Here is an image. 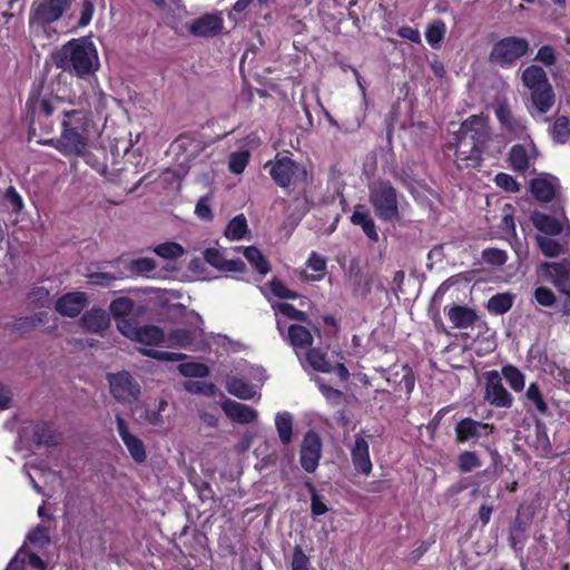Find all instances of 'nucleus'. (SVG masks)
<instances>
[{
    "label": "nucleus",
    "mask_w": 570,
    "mask_h": 570,
    "mask_svg": "<svg viewBox=\"0 0 570 570\" xmlns=\"http://www.w3.org/2000/svg\"><path fill=\"white\" fill-rule=\"evenodd\" d=\"M57 68L83 78L92 75L99 68L98 52L88 38L71 39L65 43L53 56Z\"/></svg>",
    "instance_id": "f257e3e1"
},
{
    "label": "nucleus",
    "mask_w": 570,
    "mask_h": 570,
    "mask_svg": "<svg viewBox=\"0 0 570 570\" xmlns=\"http://www.w3.org/2000/svg\"><path fill=\"white\" fill-rule=\"evenodd\" d=\"M488 139L489 127L483 116H471L462 124L455 150V163L459 169L479 165Z\"/></svg>",
    "instance_id": "f03ea898"
},
{
    "label": "nucleus",
    "mask_w": 570,
    "mask_h": 570,
    "mask_svg": "<svg viewBox=\"0 0 570 570\" xmlns=\"http://www.w3.org/2000/svg\"><path fill=\"white\" fill-rule=\"evenodd\" d=\"M119 332L131 341H136L144 345L140 348L141 354L158 361L177 362L186 358L183 353L166 352L153 348L161 344L166 336L164 332L155 325H146L138 327L132 321H121L117 324Z\"/></svg>",
    "instance_id": "7ed1b4c3"
},
{
    "label": "nucleus",
    "mask_w": 570,
    "mask_h": 570,
    "mask_svg": "<svg viewBox=\"0 0 570 570\" xmlns=\"http://www.w3.org/2000/svg\"><path fill=\"white\" fill-rule=\"evenodd\" d=\"M521 81L530 94L529 112L532 116L549 112L554 105L556 95L543 68L537 65L527 67L522 71Z\"/></svg>",
    "instance_id": "20e7f679"
},
{
    "label": "nucleus",
    "mask_w": 570,
    "mask_h": 570,
    "mask_svg": "<svg viewBox=\"0 0 570 570\" xmlns=\"http://www.w3.org/2000/svg\"><path fill=\"white\" fill-rule=\"evenodd\" d=\"M71 0H36L31 7L29 27L32 32L48 33L50 23L59 20Z\"/></svg>",
    "instance_id": "39448f33"
},
{
    "label": "nucleus",
    "mask_w": 570,
    "mask_h": 570,
    "mask_svg": "<svg viewBox=\"0 0 570 570\" xmlns=\"http://www.w3.org/2000/svg\"><path fill=\"white\" fill-rule=\"evenodd\" d=\"M370 203L375 215L385 222L399 218V200L395 188L389 181H374L370 185Z\"/></svg>",
    "instance_id": "423d86ee"
},
{
    "label": "nucleus",
    "mask_w": 570,
    "mask_h": 570,
    "mask_svg": "<svg viewBox=\"0 0 570 570\" xmlns=\"http://www.w3.org/2000/svg\"><path fill=\"white\" fill-rule=\"evenodd\" d=\"M265 168H269L271 177L282 188L303 184L307 177L306 168L287 156L277 155Z\"/></svg>",
    "instance_id": "0eeeda50"
},
{
    "label": "nucleus",
    "mask_w": 570,
    "mask_h": 570,
    "mask_svg": "<svg viewBox=\"0 0 570 570\" xmlns=\"http://www.w3.org/2000/svg\"><path fill=\"white\" fill-rule=\"evenodd\" d=\"M62 104L57 96L31 94L26 104V120L29 122L30 134L36 135L37 124L41 127L43 118L52 116L55 111L61 114Z\"/></svg>",
    "instance_id": "6e6552de"
},
{
    "label": "nucleus",
    "mask_w": 570,
    "mask_h": 570,
    "mask_svg": "<svg viewBox=\"0 0 570 570\" xmlns=\"http://www.w3.org/2000/svg\"><path fill=\"white\" fill-rule=\"evenodd\" d=\"M529 50V42L519 37H507L494 43L490 59L501 67H510Z\"/></svg>",
    "instance_id": "1a4fd4ad"
},
{
    "label": "nucleus",
    "mask_w": 570,
    "mask_h": 570,
    "mask_svg": "<svg viewBox=\"0 0 570 570\" xmlns=\"http://www.w3.org/2000/svg\"><path fill=\"white\" fill-rule=\"evenodd\" d=\"M107 382L112 397L122 404H130L138 400L140 385L127 371L108 373Z\"/></svg>",
    "instance_id": "9d476101"
},
{
    "label": "nucleus",
    "mask_w": 570,
    "mask_h": 570,
    "mask_svg": "<svg viewBox=\"0 0 570 570\" xmlns=\"http://www.w3.org/2000/svg\"><path fill=\"white\" fill-rule=\"evenodd\" d=\"M89 134L62 128L58 139H49L43 145L58 149L65 156H83L87 150Z\"/></svg>",
    "instance_id": "9b49d317"
},
{
    "label": "nucleus",
    "mask_w": 570,
    "mask_h": 570,
    "mask_svg": "<svg viewBox=\"0 0 570 570\" xmlns=\"http://www.w3.org/2000/svg\"><path fill=\"white\" fill-rule=\"evenodd\" d=\"M495 117L500 122L501 130L513 139L529 137L525 120L515 116L507 102H500L495 107Z\"/></svg>",
    "instance_id": "f8f14e48"
},
{
    "label": "nucleus",
    "mask_w": 570,
    "mask_h": 570,
    "mask_svg": "<svg viewBox=\"0 0 570 570\" xmlns=\"http://www.w3.org/2000/svg\"><path fill=\"white\" fill-rule=\"evenodd\" d=\"M78 108L75 109H62L61 127L65 129H72L79 132L89 134L90 126V107L86 100H79L77 104L70 102Z\"/></svg>",
    "instance_id": "ddd939ff"
},
{
    "label": "nucleus",
    "mask_w": 570,
    "mask_h": 570,
    "mask_svg": "<svg viewBox=\"0 0 570 570\" xmlns=\"http://www.w3.org/2000/svg\"><path fill=\"white\" fill-rule=\"evenodd\" d=\"M484 399L497 407H510L513 403V396L503 386L498 371H489L485 374Z\"/></svg>",
    "instance_id": "4468645a"
},
{
    "label": "nucleus",
    "mask_w": 570,
    "mask_h": 570,
    "mask_svg": "<svg viewBox=\"0 0 570 570\" xmlns=\"http://www.w3.org/2000/svg\"><path fill=\"white\" fill-rule=\"evenodd\" d=\"M454 430L459 443H476L480 439L489 436L494 431V426L471 417H465L456 423Z\"/></svg>",
    "instance_id": "2eb2a0df"
},
{
    "label": "nucleus",
    "mask_w": 570,
    "mask_h": 570,
    "mask_svg": "<svg viewBox=\"0 0 570 570\" xmlns=\"http://www.w3.org/2000/svg\"><path fill=\"white\" fill-rule=\"evenodd\" d=\"M538 157V150L532 140L514 145L509 153V164L514 171L525 174L531 170Z\"/></svg>",
    "instance_id": "dca6fc26"
},
{
    "label": "nucleus",
    "mask_w": 570,
    "mask_h": 570,
    "mask_svg": "<svg viewBox=\"0 0 570 570\" xmlns=\"http://www.w3.org/2000/svg\"><path fill=\"white\" fill-rule=\"evenodd\" d=\"M186 31L198 38H213L223 30V18L219 14L206 13L184 24Z\"/></svg>",
    "instance_id": "f3484780"
},
{
    "label": "nucleus",
    "mask_w": 570,
    "mask_h": 570,
    "mask_svg": "<svg viewBox=\"0 0 570 570\" xmlns=\"http://www.w3.org/2000/svg\"><path fill=\"white\" fill-rule=\"evenodd\" d=\"M322 454V442L315 432H308L304 436L301 445L299 462L302 468L308 472H314L317 466Z\"/></svg>",
    "instance_id": "a211bd4d"
},
{
    "label": "nucleus",
    "mask_w": 570,
    "mask_h": 570,
    "mask_svg": "<svg viewBox=\"0 0 570 570\" xmlns=\"http://www.w3.org/2000/svg\"><path fill=\"white\" fill-rule=\"evenodd\" d=\"M116 424L118 434L130 456L137 463L144 462L147 458L144 442L137 435L129 432L126 421L119 414L116 415Z\"/></svg>",
    "instance_id": "6ab92c4d"
},
{
    "label": "nucleus",
    "mask_w": 570,
    "mask_h": 570,
    "mask_svg": "<svg viewBox=\"0 0 570 570\" xmlns=\"http://www.w3.org/2000/svg\"><path fill=\"white\" fill-rule=\"evenodd\" d=\"M350 451L354 469L364 475H368L372 472L373 464L370 456V445L365 438L356 434Z\"/></svg>",
    "instance_id": "aec40b11"
},
{
    "label": "nucleus",
    "mask_w": 570,
    "mask_h": 570,
    "mask_svg": "<svg viewBox=\"0 0 570 570\" xmlns=\"http://www.w3.org/2000/svg\"><path fill=\"white\" fill-rule=\"evenodd\" d=\"M222 409L232 421L239 424L254 422L258 416L257 411L252 406L233 400L224 401Z\"/></svg>",
    "instance_id": "412c9836"
},
{
    "label": "nucleus",
    "mask_w": 570,
    "mask_h": 570,
    "mask_svg": "<svg viewBox=\"0 0 570 570\" xmlns=\"http://www.w3.org/2000/svg\"><path fill=\"white\" fill-rule=\"evenodd\" d=\"M87 297L85 293H67L56 302V311L68 317H75L85 308Z\"/></svg>",
    "instance_id": "4be33fe9"
},
{
    "label": "nucleus",
    "mask_w": 570,
    "mask_h": 570,
    "mask_svg": "<svg viewBox=\"0 0 570 570\" xmlns=\"http://www.w3.org/2000/svg\"><path fill=\"white\" fill-rule=\"evenodd\" d=\"M110 324L109 314L102 308H91L81 317V325L91 333H101Z\"/></svg>",
    "instance_id": "5701e85b"
},
{
    "label": "nucleus",
    "mask_w": 570,
    "mask_h": 570,
    "mask_svg": "<svg viewBox=\"0 0 570 570\" xmlns=\"http://www.w3.org/2000/svg\"><path fill=\"white\" fill-rule=\"evenodd\" d=\"M226 390L229 394L240 400H253L255 396H261L257 385L245 382L242 377L237 376L227 377Z\"/></svg>",
    "instance_id": "b1692460"
},
{
    "label": "nucleus",
    "mask_w": 570,
    "mask_h": 570,
    "mask_svg": "<svg viewBox=\"0 0 570 570\" xmlns=\"http://www.w3.org/2000/svg\"><path fill=\"white\" fill-rule=\"evenodd\" d=\"M351 222L354 225L361 226L364 234L371 240L377 242L379 235L376 232L375 223L365 207L357 206L351 216Z\"/></svg>",
    "instance_id": "393cba45"
},
{
    "label": "nucleus",
    "mask_w": 570,
    "mask_h": 570,
    "mask_svg": "<svg viewBox=\"0 0 570 570\" xmlns=\"http://www.w3.org/2000/svg\"><path fill=\"white\" fill-rule=\"evenodd\" d=\"M287 340L298 355L299 350H308L313 343V336L309 331L302 325H291L287 333Z\"/></svg>",
    "instance_id": "a878e982"
},
{
    "label": "nucleus",
    "mask_w": 570,
    "mask_h": 570,
    "mask_svg": "<svg viewBox=\"0 0 570 570\" xmlns=\"http://www.w3.org/2000/svg\"><path fill=\"white\" fill-rule=\"evenodd\" d=\"M448 317L456 328H468L476 321V314L472 308L460 305L451 307Z\"/></svg>",
    "instance_id": "bb28decb"
},
{
    "label": "nucleus",
    "mask_w": 570,
    "mask_h": 570,
    "mask_svg": "<svg viewBox=\"0 0 570 570\" xmlns=\"http://www.w3.org/2000/svg\"><path fill=\"white\" fill-rule=\"evenodd\" d=\"M30 567L33 570H43V561L36 554L20 550L10 561L6 570H27Z\"/></svg>",
    "instance_id": "cd10ccee"
},
{
    "label": "nucleus",
    "mask_w": 570,
    "mask_h": 570,
    "mask_svg": "<svg viewBox=\"0 0 570 570\" xmlns=\"http://www.w3.org/2000/svg\"><path fill=\"white\" fill-rule=\"evenodd\" d=\"M531 220L537 229L549 235H559L562 232V224L556 218L539 212L531 215Z\"/></svg>",
    "instance_id": "c85d7f7f"
},
{
    "label": "nucleus",
    "mask_w": 570,
    "mask_h": 570,
    "mask_svg": "<svg viewBox=\"0 0 570 570\" xmlns=\"http://www.w3.org/2000/svg\"><path fill=\"white\" fill-rule=\"evenodd\" d=\"M196 335V330L178 328L170 332L165 340L169 347L191 348Z\"/></svg>",
    "instance_id": "c756f323"
},
{
    "label": "nucleus",
    "mask_w": 570,
    "mask_h": 570,
    "mask_svg": "<svg viewBox=\"0 0 570 570\" xmlns=\"http://www.w3.org/2000/svg\"><path fill=\"white\" fill-rule=\"evenodd\" d=\"M275 428L281 442L286 445L292 442L293 416L289 412H278L275 416Z\"/></svg>",
    "instance_id": "7c9ffc66"
},
{
    "label": "nucleus",
    "mask_w": 570,
    "mask_h": 570,
    "mask_svg": "<svg viewBox=\"0 0 570 570\" xmlns=\"http://www.w3.org/2000/svg\"><path fill=\"white\" fill-rule=\"evenodd\" d=\"M514 295L511 293H499L488 301V311L494 315H503L512 307Z\"/></svg>",
    "instance_id": "2f4dec72"
},
{
    "label": "nucleus",
    "mask_w": 570,
    "mask_h": 570,
    "mask_svg": "<svg viewBox=\"0 0 570 570\" xmlns=\"http://www.w3.org/2000/svg\"><path fill=\"white\" fill-rule=\"evenodd\" d=\"M531 193L540 202H550L556 193V186L546 178L532 179L530 185Z\"/></svg>",
    "instance_id": "473e14b6"
},
{
    "label": "nucleus",
    "mask_w": 570,
    "mask_h": 570,
    "mask_svg": "<svg viewBox=\"0 0 570 570\" xmlns=\"http://www.w3.org/2000/svg\"><path fill=\"white\" fill-rule=\"evenodd\" d=\"M249 233L247 219L243 214L235 216L225 229V236L232 240H240Z\"/></svg>",
    "instance_id": "72a5a7b5"
},
{
    "label": "nucleus",
    "mask_w": 570,
    "mask_h": 570,
    "mask_svg": "<svg viewBox=\"0 0 570 570\" xmlns=\"http://www.w3.org/2000/svg\"><path fill=\"white\" fill-rule=\"evenodd\" d=\"M351 281L354 296L365 298L371 293L372 279L368 274L356 271L354 274H351Z\"/></svg>",
    "instance_id": "f704fd0d"
},
{
    "label": "nucleus",
    "mask_w": 570,
    "mask_h": 570,
    "mask_svg": "<svg viewBox=\"0 0 570 570\" xmlns=\"http://www.w3.org/2000/svg\"><path fill=\"white\" fill-rule=\"evenodd\" d=\"M446 33V26L442 20H435L428 24L425 30L426 42L433 48L439 49Z\"/></svg>",
    "instance_id": "c9c22d12"
},
{
    "label": "nucleus",
    "mask_w": 570,
    "mask_h": 570,
    "mask_svg": "<svg viewBox=\"0 0 570 570\" xmlns=\"http://www.w3.org/2000/svg\"><path fill=\"white\" fill-rule=\"evenodd\" d=\"M109 309L114 318L117 320V324L121 321H129L127 316L134 309V302L129 297H118L110 303Z\"/></svg>",
    "instance_id": "e433bc0d"
},
{
    "label": "nucleus",
    "mask_w": 570,
    "mask_h": 570,
    "mask_svg": "<svg viewBox=\"0 0 570 570\" xmlns=\"http://www.w3.org/2000/svg\"><path fill=\"white\" fill-rule=\"evenodd\" d=\"M243 254L248 263L262 275L269 272V264L262 253L254 246L243 248Z\"/></svg>",
    "instance_id": "4c0bfd02"
},
{
    "label": "nucleus",
    "mask_w": 570,
    "mask_h": 570,
    "mask_svg": "<svg viewBox=\"0 0 570 570\" xmlns=\"http://www.w3.org/2000/svg\"><path fill=\"white\" fill-rule=\"evenodd\" d=\"M32 439L37 444L52 445L57 443L55 430L48 423H39L33 426Z\"/></svg>",
    "instance_id": "58836bf2"
},
{
    "label": "nucleus",
    "mask_w": 570,
    "mask_h": 570,
    "mask_svg": "<svg viewBox=\"0 0 570 570\" xmlns=\"http://www.w3.org/2000/svg\"><path fill=\"white\" fill-rule=\"evenodd\" d=\"M533 448L538 455L542 458L549 456L552 451L547 430L542 424H537L535 426V440L533 442Z\"/></svg>",
    "instance_id": "ea45409f"
},
{
    "label": "nucleus",
    "mask_w": 570,
    "mask_h": 570,
    "mask_svg": "<svg viewBox=\"0 0 570 570\" xmlns=\"http://www.w3.org/2000/svg\"><path fill=\"white\" fill-rule=\"evenodd\" d=\"M502 375L513 391L520 392L524 389V375L518 367L505 365L502 367Z\"/></svg>",
    "instance_id": "a19ab883"
},
{
    "label": "nucleus",
    "mask_w": 570,
    "mask_h": 570,
    "mask_svg": "<svg viewBox=\"0 0 570 570\" xmlns=\"http://www.w3.org/2000/svg\"><path fill=\"white\" fill-rule=\"evenodd\" d=\"M537 243H538V246L540 247V249L542 250V253L547 257H557L560 254L566 252L564 245H562L561 243H559L556 239H552V238H549L546 236L538 235Z\"/></svg>",
    "instance_id": "79ce46f5"
},
{
    "label": "nucleus",
    "mask_w": 570,
    "mask_h": 570,
    "mask_svg": "<svg viewBox=\"0 0 570 570\" xmlns=\"http://www.w3.org/2000/svg\"><path fill=\"white\" fill-rule=\"evenodd\" d=\"M481 466V460L473 451H463L458 456V468L462 473L471 472Z\"/></svg>",
    "instance_id": "37998d69"
},
{
    "label": "nucleus",
    "mask_w": 570,
    "mask_h": 570,
    "mask_svg": "<svg viewBox=\"0 0 570 570\" xmlns=\"http://www.w3.org/2000/svg\"><path fill=\"white\" fill-rule=\"evenodd\" d=\"M178 371L186 377H206L209 374L208 366L197 362L181 363L178 365Z\"/></svg>",
    "instance_id": "c03bdc74"
},
{
    "label": "nucleus",
    "mask_w": 570,
    "mask_h": 570,
    "mask_svg": "<svg viewBox=\"0 0 570 570\" xmlns=\"http://www.w3.org/2000/svg\"><path fill=\"white\" fill-rule=\"evenodd\" d=\"M250 154L248 150H242L230 154L228 159V169L235 175L242 174L248 165Z\"/></svg>",
    "instance_id": "a18cd8bd"
},
{
    "label": "nucleus",
    "mask_w": 570,
    "mask_h": 570,
    "mask_svg": "<svg viewBox=\"0 0 570 570\" xmlns=\"http://www.w3.org/2000/svg\"><path fill=\"white\" fill-rule=\"evenodd\" d=\"M525 397L529 402H531L534 405L535 410L540 414H547L548 405L537 383H531L528 386L525 391Z\"/></svg>",
    "instance_id": "49530a36"
},
{
    "label": "nucleus",
    "mask_w": 570,
    "mask_h": 570,
    "mask_svg": "<svg viewBox=\"0 0 570 570\" xmlns=\"http://www.w3.org/2000/svg\"><path fill=\"white\" fill-rule=\"evenodd\" d=\"M551 134L557 142L564 144L570 137V120L568 117H559L554 121Z\"/></svg>",
    "instance_id": "de8ad7c7"
},
{
    "label": "nucleus",
    "mask_w": 570,
    "mask_h": 570,
    "mask_svg": "<svg viewBox=\"0 0 570 570\" xmlns=\"http://www.w3.org/2000/svg\"><path fill=\"white\" fill-rule=\"evenodd\" d=\"M307 363L316 371L330 373L333 366L327 362L325 355L317 350H309L306 354Z\"/></svg>",
    "instance_id": "09e8293b"
},
{
    "label": "nucleus",
    "mask_w": 570,
    "mask_h": 570,
    "mask_svg": "<svg viewBox=\"0 0 570 570\" xmlns=\"http://www.w3.org/2000/svg\"><path fill=\"white\" fill-rule=\"evenodd\" d=\"M306 488L311 494V512L313 517H320L328 511V508L324 501V498L318 494L314 485L309 482L306 483Z\"/></svg>",
    "instance_id": "8fccbe9b"
},
{
    "label": "nucleus",
    "mask_w": 570,
    "mask_h": 570,
    "mask_svg": "<svg viewBox=\"0 0 570 570\" xmlns=\"http://www.w3.org/2000/svg\"><path fill=\"white\" fill-rule=\"evenodd\" d=\"M155 253L163 258L174 259L184 254V248L177 243L168 242L158 245L155 248Z\"/></svg>",
    "instance_id": "3c124183"
},
{
    "label": "nucleus",
    "mask_w": 570,
    "mask_h": 570,
    "mask_svg": "<svg viewBox=\"0 0 570 570\" xmlns=\"http://www.w3.org/2000/svg\"><path fill=\"white\" fill-rule=\"evenodd\" d=\"M167 401L160 400L156 409H147L145 413V420L153 426H163L164 417L163 412L167 409Z\"/></svg>",
    "instance_id": "603ef678"
},
{
    "label": "nucleus",
    "mask_w": 570,
    "mask_h": 570,
    "mask_svg": "<svg viewBox=\"0 0 570 570\" xmlns=\"http://www.w3.org/2000/svg\"><path fill=\"white\" fill-rule=\"evenodd\" d=\"M276 314H283L292 320L305 321L306 314L288 303H275L272 305Z\"/></svg>",
    "instance_id": "864d4df0"
},
{
    "label": "nucleus",
    "mask_w": 570,
    "mask_h": 570,
    "mask_svg": "<svg viewBox=\"0 0 570 570\" xmlns=\"http://www.w3.org/2000/svg\"><path fill=\"white\" fill-rule=\"evenodd\" d=\"M311 561L301 546H295L292 554V570H309Z\"/></svg>",
    "instance_id": "5fc2aeb1"
},
{
    "label": "nucleus",
    "mask_w": 570,
    "mask_h": 570,
    "mask_svg": "<svg viewBox=\"0 0 570 570\" xmlns=\"http://www.w3.org/2000/svg\"><path fill=\"white\" fill-rule=\"evenodd\" d=\"M212 195L207 194L202 196L195 207V214L198 218L210 222L213 219V213L210 207Z\"/></svg>",
    "instance_id": "6e6d98bb"
},
{
    "label": "nucleus",
    "mask_w": 570,
    "mask_h": 570,
    "mask_svg": "<svg viewBox=\"0 0 570 570\" xmlns=\"http://www.w3.org/2000/svg\"><path fill=\"white\" fill-rule=\"evenodd\" d=\"M28 541L38 548H43L50 542L49 531L43 525L36 527L29 534Z\"/></svg>",
    "instance_id": "4d7b16f0"
},
{
    "label": "nucleus",
    "mask_w": 570,
    "mask_h": 570,
    "mask_svg": "<svg viewBox=\"0 0 570 570\" xmlns=\"http://www.w3.org/2000/svg\"><path fill=\"white\" fill-rule=\"evenodd\" d=\"M156 268V263L153 258L144 257L134 259L130 263V271L134 274L147 275Z\"/></svg>",
    "instance_id": "13d9d810"
},
{
    "label": "nucleus",
    "mask_w": 570,
    "mask_h": 570,
    "mask_svg": "<svg viewBox=\"0 0 570 570\" xmlns=\"http://www.w3.org/2000/svg\"><path fill=\"white\" fill-rule=\"evenodd\" d=\"M185 389L189 393L193 394H203V395H214L215 394V385L206 382L198 381H188L185 383Z\"/></svg>",
    "instance_id": "bf43d9fd"
},
{
    "label": "nucleus",
    "mask_w": 570,
    "mask_h": 570,
    "mask_svg": "<svg viewBox=\"0 0 570 570\" xmlns=\"http://www.w3.org/2000/svg\"><path fill=\"white\" fill-rule=\"evenodd\" d=\"M535 302L544 307H550L556 303V295L547 287L539 286L533 292Z\"/></svg>",
    "instance_id": "052dcab7"
},
{
    "label": "nucleus",
    "mask_w": 570,
    "mask_h": 570,
    "mask_svg": "<svg viewBox=\"0 0 570 570\" xmlns=\"http://www.w3.org/2000/svg\"><path fill=\"white\" fill-rule=\"evenodd\" d=\"M119 278V276L106 272L91 273L88 275V282L90 284L104 287L110 286L116 279Z\"/></svg>",
    "instance_id": "680f3d73"
},
{
    "label": "nucleus",
    "mask_w": 570,
    "mask_h": 570,
    "mask_svg": "<svg viewBox=\"0 0 570 570\" xmlns=\"http://www.w3.org/2000/svg\"><path fill=\"white\" fill-rule=\"evenodd\" d=\"M507 253L498 248H488L483 250V259L491 265L501 266L507 262Z\"/></svg>",
    "instance_id": "e2e57ef3"
},
{
    "label": "nucleus",
    "mask_w": 570,
    "mask_h": 570,
    "mask_svg": "<svg viewBox=\"0 0 570 570\" xmlns=\"http://www.w3.org/2000/svg\"><path fill=\"white\" fill-rule=\"evenodd\" d=\"M500 228L505 234L515 235V224H514V219H513V215H512V206L511 205L507 204L503 207V214H502Z\"/></svg>",
    "instance_id": "0e129e2a"
},
{
    "label": "nucleus",
    "mask_w": 570,
    "mask_h": 570,
    "mask_svg": "<svg viewBox=\"0 0 570 570\" xmlns=\"http://www.w3.org/2000/svg\"><path fill=\"white\" fill-rule=\"evenodd\" d=\"M494 181L497 186L507 191L517 193L520 189V186L515 181V179L511 175L505 173L498 174L494 178Z\"/></svg>",
    "instance_id": "69168bd1"
},
{
    "label": "nucleus",
    "mask_w": 570,
    "mask_h": 570,
    "mask_svg": "<svg viewBox=\"0 0 570 570\" xmlns=\"http://www.w3.org/2000/svg\"><path fill=\"white\" fill-rule=\"evenodd\" d=\"M307 267L318 273V275L316 277H313V279H320L322 278L325 272L326 259L322 255H318L317 253L313 252L308 257Z\"/></svg>",
    "instance_id": "338daca9"
},
{
    "label": "nucleus",
    "mask_w": 570,
    "mask_h": 570,
    "mask_svg": "<svg viewBox=\"0 0 570 570\" xmlns=\"http://www.w3.org/2000/svg\"><path fill=\"white\" fill-rule=\"evenodd\" d=\"M271 292L279 298H295L297 294L287 288L281 281L273 279L269 283Z\"/></svg>",
    "instance_id": "774afa93"
}]
</instances>
